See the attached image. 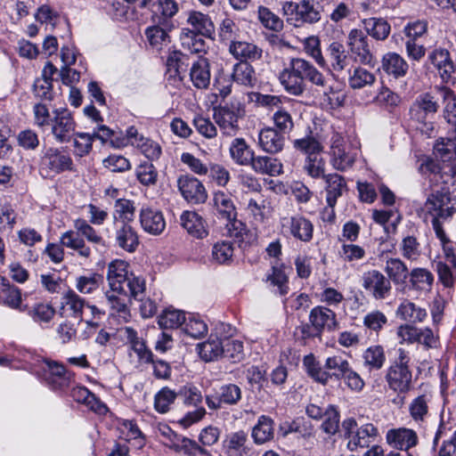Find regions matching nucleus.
Returning a JSON list of instances; mask_svg holds the SVG:
<instances>
[{
    "instance_id": "nucleus-8",
    "label": "nucleus",
    "mask_w": 456,
    "mask_h": 456,
    "mask_svg": "<svg viewBox=\"0 0 456 456\" xmlns=\"http://www.w3.org/2000/svg\"><path fill=\"white\" fill-rule=\"evenodd\" d=\"M50 126L52 134L59 143L69 142L76 130L74 118L66 108H58L53 110V119Z\"/></svg>"
},
{
    "instance_id": "nucleus-58",
    "label": "nucleus",
    "mask_w": 456,
    "mask_h": 456,
    "mask_svg": "<svg viewBox=\"0 0 456 456\" xmlns=\"http://www.w3.org/2000/svg\"><path fill=\"white\" fill-rule=\"evenodd\" d=\"M28 314L36 322L48 323L55 315V308L49 303H37L33 306L29 307L26 311Z\"/></svg>"
},
{
    "instance_id": "nucleus-22",
    "label": "nucleus",
    "mask_w": 456,
    "mask_h": 456,
    "mask_svg": "<svg viewBox=\"0 0 456 456\" xmlns=\"http://www.w3.org/2000/svg\"><path fill=\"white\" fill-rule=\"evenodd\" d=\"M439 108L438 102L434 96L428 93L422 94L417 97L410 109L411 118L423 123L429 115H434Z\"/></svg>"
},
{
    "instance_id": "nucleus-57",
    "label": "nucleus",
    "mask_w": 456,
    "mask_h": 456,
    "mask_svg": "<svg viewBox=\"0 0 456 456\" xmlns=\"http://www.w3.org/2000/svg\"><path fill=\"white\" fill-rule=\"evenodd\" d=\"M185 322V314L181 310L167 307L159 316V325L162 329H177Z\"/></svg>"
},
{
    "instance_id": "nucleus-54",
    "label": "nucleus",
    "mask_w": 456,
    "mask_h": 456,
    "mask_svg": "<svg viewBox=\"0 0 456 456\" xmlns=\"http://www.w3.org/2000/svg\"><path fill=\"white\" fill-rule=\"evenodd\" d=\"M272 120L273 123V128L284 134H290L295 127L292 114L285 107L273 110Z\"/></svg>"
},
{
    "instance_id": "nucleus-32",
    "label": "nucleus",
    "mask_w": 456,
    "mask_h": 456,
    "mask_svg": "<svg viewBox=\"0 0 456 456\" xmlns=\"http://www.w3.org/2000/svg\"><path fill=\"white\" fill-rule=\"evenodd\" d=\"M248 166L259 175L276 176L282 173L281 162L278 159L269 156H256L254 154Z\"/></svg>"
},
{
    "instance_id": "nucleus-51",
    "label": "nucleus",
    "mask_w": 456,
    "mask_h": 456,
    "mask_svg": "<svg viewBox=\"0 0 456 456\" xmlns=\"http://www.w3.org/2000/svg\"><path fill=\"white\" fill-rule=\"evenodd\" d=\"M175 452H183L188 456H211L210 452L195 441L183 436H176L170 445Z\"/></svg>"
},
{
    "instance_id": "nucleus-40",
    "label": "nucleus",
    "mask_w": 456,
    "mask_h": 456,
    "mask_svg": "<svg viewBox=\"0 0 456 456\" xmlns=\"http://www.w3.org/2000/svg\"><path fill=\"white\" fill-rule=\"evenodd\" d=\"M61 243L63 247L76 251L81 257L89 258L91 256L92 251L90 247L86 244L85 240L77 230H69L62 233Z\"/></svg>"
},
{
    "instance_id": "nucleus-27",
    "label": "nucleus",
    "mask_w": 456,
    "mask_h": 456,
    "mask_svg": "<svg viewBox=\"0 0 456 456\" xmlns=\"http://www.w3.org/2000/svg\"><path fill=\"white\" fill-rule=\"evenodd\" d=\"M428 60L437 69L443 82L449 83L455 71L449 52L444 48L434 49L428 54Z\"/></svg>"
},
{
    "instance_id": "nucleus-42",
    "label": "nucleus",
    "mask_w": 456,
    "mask_h": 456,
    "mask_svg": "<svg viewBox=\"0 0 456 456\" xmlns=\"http://www.w3.org/2000/svg\"><path fill=\"white\" fill-rule=\"evenodd\" d=\"M190 77L193 86L198 89H207L210 84L209 63L207 59L195 61L190 70Z\"/></svg>"
},
{
    "instance_id": "nucleus-28",
    "label": "nucleus",
    "mask_w": 456,
    "mask_h": 456,
    "mask_svg": "<svg viewBox=\"0 0 456 456\" xmlns=\"http://www.w3.org/2000/svg\"><path fill=\"white\" fill-rule=\"evenodd\" d=\"M116 244L127 252H134L139 246V237L136 231L127 223H116Z\"/></svg>"
},
{
    "instance_id": "nucleus-10",
    "label": "nucleus",
    "mask_w": 456,
    "mask_h": 456,
    "mask_svg": "<svg viewBox=\"0 0 456 456\" xmlns=\"http://www.w3.org/2000/svg\"><path fill=\"white\" fill-rule=\"evenodd\" d=\"M240 110L228 104L213 108V118L224 136H235L240 131Z\"/></svg>"
},
{
    "instance_id": "nucleus-35",
    "label": "nucleus",
    "mask_w": 456,
    "mask_h": 456,
    "mask_svg": "<svg viewBox=\"0 0 456 456\" xmlns=\"http://www.w3.org/2000/svg\"><path fill=\"white\" fill-rule=\"evenodd\" d=\"M384 271L390 283L393 282L395 285H405L410 273L406 264L398 257L387 258Z\"/></svg>"
},
{
    "instance_id": "nucleus-62",
    "label": "nucleus",
    "mask_w": 456,
    "mask_h": 456,
    "mask_svg": "<svg viewBox=\"0 0 456 456\" xmlns=\"http://www.w3.org/2000/svg\"><path fill=\"white\" fill-rule=\"evenodd\" d=\"M74 228L87 240L88 242L95 246H104V240L99 232L85 219L77 218L74 221Z\"/></svg>"
},
{
    "instance_id": "nucleus-17",
    "label": "nucleus",
    "mask_w": 456,
    "mask_h": 456,
    "mask_svg": "<svg viewBox=\"0 0 456 456\" xmlns=\"http://www.w3.org/2000/svg\"><path fill=\"white\" fill-rule=\"evenodd\" d=\"M282 226L291 236L303 242H308L313 239L314 225L303 216L296 215L283 218Z\"/></svg>"
},
{
    "instance_id": "nucleus-1",
    "label": "nucleus",
    "mask_w": 456,
    "mask_h": 456,
    "mask_svg": "<svg viewBox=\"0 0 456 456\" xmlns=\"http://www.w3.org/2000/svg\"><path fill=\"white\" fill-rule=\"evenodd\" d=\"M410 352L403 347L396 351V357L388 367L385 379L388 387L397 394H406L412 387V372L410 369Z\"/></svg>"
},
{
    "instance_id": "nucleus-38",
    "label": "nucleus",
    "mask_w": 456,
    "mask_h": 456,
    "mask_svg": "<svg viewBox=\"0 0 456 456\" xmlns=\"http://www.w3.org/2000/svg\"><path fill=\"white\" fill-rule=\"evenodd\" d=\"M181 224L194 238L203 239L208 234L202 217L194 211L183 212L181 216Z\"/></svg>"
},
{
    "instance_id": "nucleus-7",
    "label": "nucleus",
    "mask_w": 456,
    "mask_h": 456,
    "mask_svg": "<svg viewBox=\"0 0 456 456\" xmlns=\"http://www.w3.org/2000/svg\"><path fill=\"white\" fill-rule=\"evenodd\" d=\"M386 442L393 449L402 451L406 456H419L414 448L419 444L417 432L408 428H395L388 429L386 434Z\"/></svg>"
},
{
    "instance_id": "nucleus-9",
    "label": "nucleus",
    "mask_w": 456,
    "mask_h": 456,
    "mask_svg": "<svg viewBox=\"0 0 456 456\" xmlns=\"http://www.w3.org/2000/svg\"><path fill=\"white\" fill-rule=\"evenodd\" d=\"M347 45L354 61L372 67L375 65L376 60L368 37L361 29L354 28L350 30L347 37Z\"/></svg>"
},
{
    "instance_id": "nucleus-61",
    "label": "nucleus",
    "mask_w": 456,
    "mask_h": 456,
    "mask_svg": "<svg viewBox=\"0 0 456 456\" xmlns=\"http://www.w3.org/2000/svg\"><path fill=\"white\" fill-rule=\"evenodd\" d=\"M241 31L238 24L231 18L222 20L218 28V37L222 42L233 44L240 38Z\"/></svg>"
},
{
    "instance_id": "nucleus-36",
    "label": "nucleus",
    "mask_w": 456,
    "mask_h": 456,
    "mask_svg": "<svg viewBox=\"0 0 456 456\" xmlns=\"http://www.w3.org/2000/svg\"><path fill=\"white\" fill-rule=\"evenodd\" d=\"M255 151L241 137L234 138L229 147L231 159L239 166H248Z\"/></svg>"
},
{
    "instance_id": "nucleus-2",
    "label": "nucleus",
    "mask_w": 456,
    "mask_h": 456,
    "mask_svg": "<svg viewBox=\"0 0 456 456\" xmlns=\"http://www.w3.org/2000/svg\"><path fill=\"white\" fill-rule=\"evenodd\" d=\"M344 436L347 440V449L351 452L370 446L379 436L378 428L372 423L360 427L354 418H347L342 422Z\"/></svg>"
},
{
    "instance_id": "nucleus-44",
    "label": "nucleus",
    "mask_w": 456,
    "mask_h": 456,
    "mask_svg": "<svg viewBox=\"0 0 456 456\" xmlns=\"http://www.w3.org/2000/svg\"><path fill=\"white\" fill-rule=\"evenodd\" d=\"M232 80L246 87H254L257 81L255 69L248 61H240L233 66Z\"/></svg>"
},
{
    "instance_id": "nucleus-6",
    "label": "nucleus",
    "mask_w": 456,
    "mask_h": 456,
    "mask_svg": "<svg viewBox=\"0 0 456 456\" xmlns=\"http://www.w3.org/2000/svg\"><path fill=\"white\" fill-rule=\"evenodd\" d=\"M38 376L53 390H63L69 386L71 376L57 362L43 360L37 371Z\"/></svg>"
},
{
    "instance_id": "nucleus-15",
    "label": "nucleus",
    "mask_w": 456,
    "mask_h": 456,
    "mask_svg": "<svg viewBox=\"0 0 456 456\" xmlns=\"http://www.w3.org/2000/svg\"><path fill=\"white\" fill-rule=\"evenodd\" d=\"M87 305V301L81 297L76 291L69 289L61 297V314L67 318L77 321V325L83 322V314Z\"/></svg>"
},
{
    "instance_id": "nucleus-46",
    "label": "nucleus",
    "mask_w": 456,
    "mask_h": 456,
    "mask_svg": "<svg viewBox=\"0 0 456 456\" xmlns=\"http://www.w3.org/2000/svg\"><path fill=\"white\" fill-rule=\"evenodd\" d=\"M251 436L257 444L271 441L273 438V420L265 415L260 416Z\"/></svg>"
},
{
    "instance_id": "nucleus-25",
    "label": "nucleus",
    "mask_w": 456,
    "mask_h": 456,
    "mask_svg": "<svg viewBox=\"0 0 456 456\" xmlns=\"http://www.w3.org/2000/svg\"><path fill=\"white\" fill-rule=\"evenodd\" d=\"M105 297L112 314L122 319L123 322H128L131 316L129 305L133 297L132 293L106 291Z\"/></svg>"
},
{
    "instance_id": "nucleus-30",
    "label": "nucleus",
    "mask_w": 456,
    "mask_h": 456,
    "mask_svg": "<svg viewBox=\"0 0 456 456\" xmlns=\"http://www.w3.org/2000/svg\"><path fill=\"white\" fill-rule=\"evenodd\" d=\"M320 19L321 14L314 2L312 0H303L298 3L297 17L288 18V22L299 28L305 23L317 22Z\"/></svg>"
},
{
    "instance_id": "nucleus-55",
    "label": "nucleus",
    "mask_w": 456,
    "mask_h": 456,
    "mask_svg": "<svg viewBox=\"0 0 456 456\" xmlns=\"http://www.w3.org/2000/svg\"><path fill=\"white\" fill-rule=\"evenodd\" d=\"M278 79L283 90L289 95L299 97L306 91V82L289 76V74L283 70L280 71Z\"/></svg>"
},
{
    "instance_id": "nucleus-12",
    "label": "nucleus",
    "mask_w": 456,
    "mask_h": 456,
    "mask_svg": "<svg viewBox=\"0 0 456 456\" xmlns=\"http://www.w3.org/2000/svg\"><path fill=\"white\" fill-rule=\"evenodd\" d=\"M362 281V288L376 300L385 299L390 295L392 285L389 279L378 270L363 273Z\"/></svg>"
},
{
    "instance_id": "nucleus-26",
    "label": "nucleus",
    "mask_w": 456,
    "mask_h": 456,
    "mask_svg": "<svg viewBox=\"0 0 456 456\" xmlns=\"http://www.w3.org/2000/svg\"><path fill=\"white\" fill-rule=\"evenodd\" d=\"M127 134L132 139V146L139 149L147 159L155 160L160 157L161 147L159 144L139 134L134 126L127 128Z\"/></svg>"
},
{
    "instance_id": "nucleus-13",
    "label": "nucleus",
    "mask_w": 456,
    "mask_h": 456,
    "mask_svg": "<svg viewBox=\"0 0 456 456\" xmlns=\"http://www.w3.org/2000/svg\"><path fill=\"white\" fill-rule=\"evenodd\" d=\"M177 185L183 197L190 203H204L208 199L207 191L202 183L191 175H182L177 180Z\"/></svg>"
},
{
    "instance_id": "nucleus-5",
    "label": "nucleus",
    "mask_w": 456,
    "mask_h": 456,
    "mask_svg": "<svg viewBox=\"0 0 456 456\" xmlns=\"http://www.w3.org/2000/svg\"><path fill=\"white\" fill-rule=\"evenodd\" d=\"M330 162L338 171L351 167L357 156V148L354 147L340 134L335 133L330 138Z\"/></svg>"
},
{
    "instance_id": "nucleus-43",
    "label": "nucleus",
    "mask_w": 456,
    "mask_h": 456,
    "mask_svg": "<svg viewBox=\"0 0 456 456\" xmlns=\"http://www.w3.org/2000/svg\"><path fill=\"white\" fill-rule=\"evenodd\" d=\"M213 202L215 208L223 218L227 221H235L237 211L230 194L217 191L214 193Z\"/></svg>"
},
{
    "instance_id": "nucleus-20",
    "label": "nucleus",
    "mask_w": 456,
    "mask_h": 456,
    "mask_svg": "<svg viewBox=\"0 0 456 456\" xmlns=\"http://www.w3.org/2000/svg\"><path fill=\"white\" fill-rule=\"evenodd\" d=\"M186 23L189 26L187 28L189 30L200 33L206 38H215L216 27L208 14L199 11H191L188 12Z\"/></svg>"
},
{
    "instance_id": "nucleus-45",
    "label": "nucleus",
    "mask_w": 456,
    "mask_h": 456,
    "mask_svg": "<svg viewBox=\"0 0 456 456\" xmlns=\"http://www.w3.org/2000/svg\"><path fill=\"white\" fill-rule=\"evenodd\" d=\"M376 82V75L362 66H356L349 71L348 85L352 89H362Z\"/></svg>"
},
{
    "instance_id": "nucleus-33",
    "label": "nucleus",
    "mask_w": 456,
    "mask_h": 456,
    "mask_svg": "<svg viewBox=\"0 0 456 456\" xmlns=\"http://www.w3.org/2000/svg\"><path fill=\"white\" fill-rule=\"evenodd\" d=\"M326 183V201L329 207H335L337 200L347 191V185L345 178L338 174H329L324 176Z\"/></svg>"
},
{
    "instance_id": "nucleus-3",
    "label": "nucleus",
    "mask_w": 456,
    "mask_h": 456,
    "mask_svg": "<svg viewBox=\"0 0 456 456\" xmlns=\"http://www.w3.org/2000/svg\"><path fill=\"white\" fill-rule=\"evenodd\" d=\"M39 171L42 176L53 177L63 172L74 171L71 157L58 148L46 149L40 159Z\"/></svg>"
},
{
    "instance_id": "nucleus-49",
    "label": "nucleus",
    "mask_w": 456,
    "mask_h": 456,
    "mask_svg": "<svg viewBox=\"0 0 456 456\" xmlns=\"http://www.w3.org/2000/svg\"><path fill=\"white\" fill-rule=\"evenodd\" d=\"M234 243L221 240L215 243L211 251V261L218 265H230L233 260Z\"/></svg>"
},
{
    "instance_id": "nucleus-29",
    "label": "nucleus",
    "mask_w": 456,
    "mask_h": 456,
    "mask_svg": "<svg viewBox=\"0 0 456 456\" xmlns=\"http://www.w3.org/2000/svg\"><path fill=\"white\" fill-rule=\"evenodd\" d=\"M69 395L76 402L85 404L98 414H104L108 411L107 406L86 387L76 386L72 387Z\"/></svg>"
},
{
    "instance_id": "nucleus-50",
    "label": "nucleus",
    "mask_w": 456,
    "mask_h": 456,
    "mask_svg": "<svg viewBox=\"0 0 456 456\" xmlns=\"http://www.w3.org/2000/svg\"><path fill=\"white\" fill-rule=\"evenodd\" d=\"M363 366L370 371L379 370L386 362L384 348L381 346H371L362 354Z\"/></svg>"
},
{
    "instance_id": "nucleus-4",
    "label": "nucleus",
    "mask_w": 456,
    "mask_h": 456,
    "mask_svg": "<svg viewBox=\"0 0 456 456\" xmlns=\"http://www.w3.org/2000/svg\"><path fill=\"white\" fill-rule=\"evenodd\" d=\"M434 154L444 162V170L449 169L450 179L445 183H456V127L447 133L445 137H440L434 145Z\"/></svg>"
},
{
    "instance_id": "nucleus-53",
    "label": "nucleus",
    "mask_w": 456,
    "mask_h": 456,
    "mask_svg": "<svg viewBox=\"0 0 456 456\" xmlns=\"http://www.w3.org/2000/svg\"><path fill=\"white\" fill-rule=\"evenodd\" d=\"M367 34L377 40L386 39L390 33V25L382 18H369L362 20Z\"/></svg>"
},
{
    "instance_id": "nucleus-63",
    "label": "nucleus",
    "mask_w": 456,
    "mask_h": 456,
    "mask_svg": "<svg viewBox=\"0 0 456 456\" xmlns=\"http://www.w3.org/2000/svg\"><path fill=\"white\" fill-rule=\"evenodd\" d=\"M402 256L409 261H417L422 255V249L418 239L412 235L404 237L400 243Z\"/></svg>"
},
{
    "instance_id": "nucleus-14",
    "label": "nucleus",
    "mask_w": 456,
    "mask_h": 456,
    "mask_svg": "<svg viewBox=\"0 0 456 456\" xmlns=\"http://www.w3.org/2000/svg\"><path fill=\"white\" fill-rule=\"evenodd\" d=\"M242 397L241 388L235 384H225L220 387L215 396L208 395L206 403L211 410H218L223 405H235Z\"/></svg>"
},
{
    "instance_id": "nucleus-18",
    "label": "nucleus",
    "mask_w": 456,
    "mask_h": 456,
    "mask_svg": "<svg viewBox=\"0 0 456 456\" xmlns=\"http://www.w3.org/2000/svg\"><path fill=\"white\" fill-rule=\"evenodd\" d=\"M309 322L313 329L321 335L324 330H335L338 327L336 314L330 308L318 305L309 314Z\"/></svg>"
},
{
    "instance_id": "nucleus-59",
    "label": "nucleus",
    "mask_w": 456,
    "mask_h": 456,
    "mask_svg": "<svg viewBox=\"0 0 456 456\" xmlns=\"http://www.w3.org/2000/svg\"><path fill=\"white\" fill-rule=\"evenodd\" d=\"M304 172L314 179L324 178L325 160L321 154L305 157L303 166Z\"/></svg>"
},
{
    "instance_id": "nucleus-52",
    "label": "nucleus",
    "mask_w": 456,
    "mask_h": 456,
    "mask_svg": "<svg viewBox=\"0 0 456 456\" xmlns=\"http://www.w3.org/2000/svg\"><path fill=\"white\" fill-rule=\"evenodd\" d=\"M292 146L295 150L305 153L306 157L321 154L323 151L322 143L312 134V132L304 137L293 140Z\"/></svg>"
},
{
    "instance_id": "nucleus-48",
    "label": "nucleus",
    "mask_w": 456,
    "mask_h": 456,
    "mask_svg": "<svg viewBox=\"0 0 456 456\" xmlns=\"http://www.w3.org/2000/svg\"><path fill=\"white\" fill-rule=\"evenodd\" d=\"M223 346L224 339L211 335L206 342L199 345L200 355L206 362L216 360L224 354Z\"/></svg>"
},
{
    "instance_id": "nucleus-34",
    "label": "nucleus",
    "mask_w": 456,
    "mask_h": 456,
    "mask_svg": "<svg viewBox=\"0 0 456 456\" xmlns=\"http://www.w3.org/2000/svg\"><path fill=\"white\" fill-rule=\"evenodd\" d=\"M396 315L408 323L423 322L428 317L427 309L421 307L409 299H404L396 310Z\"/></svg>"
},
{
    "instance_id": "nucleus-64",
    "label": "nucleus",
    "mask_w": 456,
    "mask_h": 456,
    "mask_svg": "<svg viewBox=\"0 0 456 456\" xmlns=\"http://www.w3.org/2000/svg\"><path fill=\"white\" fill-rule=\"evenodd\" d=\"M177 396L178 392H175L168 387H162L154 396L155 410L159 413H167Z\"/></svg>"
},
{
    "instance_id": "nucleus-16",
    "label": "nucleus",
    "mask_w": 456,
    "mask_h": 456,
    "mask_svg": "<svg viewBox=\"0 0 456 456\" xmlns=\"http://www.w3.org/2000/svg\"><path fill=\"white\" fill-rule=\"evenodd\" d=\"M426 208L433 218L442 219L452 216L456 210L450 194L444 191H436L431 194L426 202Z\"/></svg>"
},
{
    "instance_id": "nucleus-56",
    "label": "nucleus",
    "mask_w": 456,
    "mask_h": 456,
    "mask_svg": "<svg viewBox=\"0 0 456 456\" xmlns=\"http://www.w3.org/2000/svg\"><path fill=\"white\" fill-rule=\"evenodd\" d=\"M103 283V277L97 273H89L76 279V289L81 294H92Z\"/></svg>"
},
{
    "instance_id": "nucleus-41",
    "label": "nucleus",
    "mask_w": 456,
    "mask_h": 456,
    "mask_svg": "<svg viewBox=\"0 0 456 456\" xmlns=\"http://www.w3.org/2000/svg\"><path fill=\"white\" fill-rule=\"evenodd\" d=\"M206 38L200 33H195L188 28H182L180 41L182 47L191 53H205L208 49Z\"/></svg>"
},
{
    "instance_id": "nucleus-60",
    "label": "nucleus",
    "mask_w": 456,
    "mask_h": 456,
    "mask_svg": "<svg viewBox=\"0 0 456 456\" xmlns=\"http://www.w3.org/2000/svg\"><path fill=\"white\" fill-rule=\"evenodd\" d=\"M145 37L149 44L160 50L170 43L168 31L159 25L149 27L145 29Z\"/></svg>"
},
{
    "instance_id": "nucleus-39",
    "label": "nucleus",
    "mask_w": 456,
    "mask_h": 456,
    "mask_svg": "<svg viewBox=\"0 0 456 456\" xmlns=\"http://www.w3.org/2000/svg\"><path fill=\"white\" fill-rule=\"evenodd\" d=\"M381 68L387 74L398 78L406 75L409 66L398 53H387L382 58Z\"/></svg>"
},
{
    "instance_id": "nucleus-31",
    "label": "nucleus",
    "mask_w": 456,
    "mask_h": 456,
    "mask_svg": "<svg viewBox=\"0 0 456 456\" xmlns=\"http://www.w3.org/2000/svg\"><path fill=\"white\" fill-rule=\"evenodd\" d=\"M140 222L142 229L151 234H160L166 228L163 214L153 208H142L140 213Z\"/></svg>"
},
{
    "instance_id": "nucleus-24",
    "label": "nucleus",
    "mask_w": 456,
    "mask_h": 456,
    "mask_svg": "<svg viewBox=\"0 0 456 456\" xmlns=\"http://www.w3.org/2000/svg\"><path fill=\"white\" fill-rule=\"evenodd\" d=\"M224 443L229 456H254L255 454L248 442V434L243 430L231 433Z\"/></svg>"
},
{
    "instance_id": "nucleus-11",
    "label": "nucleus",
    "mask_w": 456,
    "mask_h": 456,
    "mask_svg": "<svg viewBox=\"0 0 456 456\" xmlns=\"http://www.w3.org/2000/svg\"><path fill=\"white\" fill-rule=\"evenodd\" d=\"M298 61V71L301 81L310 82L312 85L323 89V95L330 104L332 103L335 91L333 88L327 85V80L324 75L317 69V68L309 61L303 58L296 57Z\"/></svg>"
},
{
    "instance_id": "nucleus-19",
    "label": "nucleus",
    "mask_w": 456,
    "mask_h": 456,
    "mask_svg": "<svg viewBox=\"0 0 456 456\" xmlns=\"http://www.w3.org/2000/svg\"><path fill=\"white\" fill-rule=\"evenodd\" d=\"M327 65L331 72L340 74L349 65V57L345 45L338 41L331 42L326 48Z\"/></svg>"
},
{
    "instance_id": "nucleus-23",
    "label": "nucleus",
    "mask_w": 456,
    "mask_h": 456,
    "mask_svg": "<svg viewBox=\"0 0 456 456\" xmlns=\"http://www.w3.org/2000/svg\"><path fill=\"white\" fill-rule=\"evenodd\" d=\"M116 285L112 281L108 282L110 286L109 291L130 292L134 298L142 296L145 290V281L142 278L134 276L128 272L122 276L116 278Z\"/></svg>"
},
{
    "instance_id": "nucleus-37",
    "label": "nucleus",
    "mask_w": 456,
    "mask_h": 456,
    "mask_svg": "<svg viewBox=\"0 0 456 456\" xmlns=\"http://www.w3.org/2000/svg\"><path fill=\"white\" fill-rule=\"evenodd\" d=\"M231 54L242 61H256L262 57V49L257 45L238 39L229 45Z\"/></svg>"
},
{
    "instance_id": "nucleus-47",
    "label": "nucleus",
    "mask_w": 456,
    "mask_h": 456,
    "mask_svg": "<svg viewBox=\"0 0 456 456\" xmlns=\"http://www.w3.org/2000/svg\"><path fill=\"white\" fill-rule=\"evenodd\" d=\"M410 283L413 289L429 291L434 282V275L426 268L415 267L409 273Z\"/></svg>"
},
{
    "instance_id": "nucleus-21",
    "label": "nucleus",
    "mask_w": 456,
    "mask_h": 456,
    "mask_svg": "<svg viewBox=\"0 0 456 456\" xmlns=\"http://www.w3.org/2000/svg\"><path fill=\"white\" fill-rule=\"evenodd\" d=\"M285 145L284 134L271 126L262 128L258 133V146L268 154L281 152Z\"/></svg>"
}]
</instances>
